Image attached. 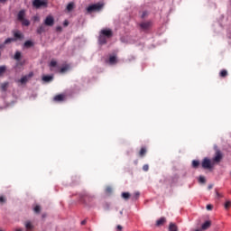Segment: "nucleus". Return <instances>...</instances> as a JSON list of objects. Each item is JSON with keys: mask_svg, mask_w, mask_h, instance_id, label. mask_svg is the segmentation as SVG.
<instances>
[{"mask_svg": "<svg viewBox=\"0 0 231 231\" xmlns=\"http://www.w3.org/2000/svg\"><path fill=\"white\" fill-rule=\"evenodd\" d=\"M8 0H0V3H6Z\"/></svg>", "mask_w": 231, "mask_h": 231, "instance_id": "nucleus-45", "label": "nucleus"}, {"mask_svg": "<svg viewBox=\"0 0 231 231\" xmlns=\"http://www.w3.org/2000/svg\"><path fill=\"white\" fill-rule=\"evenodd\" d=\"M140 28H142V30H143L144 32H147V30H151V28H152V22H142L140 23Z\"/></svg>", "mask_w": 231, "mask_h": 231, "instance_id": "nucleus-7", "label": "nucleus"}, {"mask_svg": "<svg viewBox=\"0 0 231 231\" xmlns=\"http://www.w3.org/2000/svg\"><path fill=\"white\" fill-rule=\"evenodd\" d=\"M8 82H4L1 84V88L3 91H6L8 89Z\"/></svg>", "mask_w": 231, "mask_h": 231, "instance_id": "nucleus-27", "label": "nucleus"}, {"mask_svg": "<svg viewBox=\"0 0 231 231\" xmlns=\"http://www.w3.org/2000/svg\"><path fill=\"white\" fill-rule=\"evenodd\" d=\"M33 211L35 212V214H41V206H35Z\"/></svg>", "mask_w": 231, "mask_h": 231, "instance_id": "nucleus-32", "label": "nucleus"}, {"mask_svg": "<svg viewBox=\"0 0 231 231\" xmlns=\"http://www.w3.org/2000/svg\"><path fill=\"white\" fill-rule=\"evenodd\" d=\"M223 158H225L223 152H221V150H216L212 160L207 157L202 160V162H201L202 168L208 171H212L215 165H219L221 162H223Z\"/></svg>", "mask_w": 231, "mask_h": 231, "instance_id": "nucleus-1", "label": "nucleus"}, {"mask_svg": "<svg viewBox=\"0 0 231 231\" xmlns=\"http://www.w3.org/2000/svg\"><path fill=\"white\" fill-rule=\"evenodd\" d=\"M42 79L43 82H51V80H53V76H43Z\"/></svg>", "mask_w": 231, "mask_h": 231, "instance_id": "nucleus-20", "label": "nucleus"}, {"mask_svg": "<svg viewBox=\"0 0 231 231\" xmlns=\"http://www.w3.org/2000/svg\"><path fill=\"white\" fill-rule=\"evenodd\" d=\"M81 225H86V220H83V221L81 222Z\"/></svg>", "mask_w": 231, "mask_h": 231, "instance_id": "nucleus-47", "label": "nucleus"}, {"mask_svg": "<svg viewBox=\"0 0 231 231\" xmlns=\"http://www.w3.org/2000/svg\"><path fill=\"white\" fill-rule=\"evenodd\" d=\"M207 210H212V208H214V207L210 204H208L207 207H206Z\"/></svg>", "mask_w": 231, "mask_h": 231, "instance_id": "nucleus-38", "label": "nucleus"}, {"mask_svg": "<svg viewBox=\"0 0 231 231\" xmlns=\"http://www.w3.org/2000/svg\"><path fill=\"white\" fill-rule=\"evenodd\" d=\"M219 76L222 78V79H225L226 77L228 76V71L226 69H222L219 73Z\"/></svg>", "mask_w": 231, "mask_h": 231, "instance_id": "nucleus-21", "label": "nucleus"}, {"mask_svg": "<svg viewBox=\"0 0 231 231\" xmlns=\"http://www.w3.org/2000/svg\"><path fill=\"white\" fill-rule=\"evenodd\" d=\"M19 82H21L22 84H26V82H28V76H24V77L21 78Z\"/></svg>", "mask_w": 231, "mask_h": 231, "instance_id": "nucleus-31", "label": "nucleus"}, {"mask_svg": "<svg viewBox=\"0 0 231 231\" xmlns=\"http://www.w3.org/2000/svg\"><path fill=\"white\" fill-rule=\"evenodd\" d=\"M54 102H64V95L59 94L53 97Z\"/></svg>", "mask_w": 231, "mask_h": 231, "instance_id": "nucleus-11", "label": "nucleus"}, {"mask_svg": "<svg viewBox=\"0 0 231 231\" xmlns=\"http://www.w3.org/2000/svg\"><path fill=\"white\" fill-rule=\"evenodd\" d=\"M80 201L85 203V205H89V203H93L95 201V195H91L89 193H82L80 194Z\"/></svg>", "mask_w": 231, "mask_h": 231, "instance_id": "nucleus-3", "label": "nucleus"}, {"mask_svg": "<svg viewBox=\"0 0 231 231\" xmlns=\"http://www.w3.org/2000/svg\"><path fill=\"white\" fill-rule=\"evenodd\" d=\"M108 62L113 66L118 62V60L116 59V56H110Z\"/></svg>", "mask_w": 231, "mask_h": 231, "instance_id": "nucleus-14", "label": "nucleus"}, {"mask_svg": "<svg viewBox=\"0 0 231 231\" xmlns=\"http://www.w3.org/2000/svg\"><path fill=\"white\" fill-rule=\"evenodd\" d=\"M106 191H107V192H111V188H107V189H106Z\"/></svg>", "mask_w": 231, "mask_h": 231, "instance_id": "nucleus-46", "label": "nucleus"}, {"mask_svg": "<svg viewBox=\"0 0 231 231\" xmlns=\"http://www.w3.org/2000/svg\"><path fill=\"white\" fill-rule=\"evenodd\" d=\"M216 194H217V198H223V194L216 191Z\"/></svg>", "mask_w": 231, "mask_h": 231, "instance_id": "nucleus-39", "label": "nucleus"}, {"mask_svg": "<svg viewBox=\"0 0 231 231\" xmlns=\"http://www.w3.org/2000/svg\"><path fill=\"white\" fill-rule=\"evenodd\" d=\"M20 23H22L23 26H28L30 24V20L23 18Z\"/></svg>", "mask_w": 231, "mask_h": 231, "instance_id": "nucleus-26", "label": "nucleus"}, {"mask_svg": "<svg viewBox=\"0 0 231 231\" xmlns=\"http://www.w3.org/2000/svg\"><path fill=\"white\" fill-rule=\"evenodd\" d=\"M165 223H167V218H165L164 217H162L161 218H159L156 221V226H162L163 225H165Z\"/></svg>", "mask_w": 231, "mask_h": 231, "instance_id": "nucleus-9", "label": "nucleus"}, {"mask_svg": "<svg viewBox=\"0 0 231 231\" xmlns=\"http://www.w3.org/2000/svg\"><path fill=\"white\" fill-rule=\"evenodd\" d=\"M51 68H56L57 67V61L52 60L50 63Z\"/></svg>", "mask_w": 231, "mask_h": 231, "instance_id": "nucleus-34", "label": "nucleus"}, {"mask_svg": "<svg viewBox=\"0 0 231 231\" xmlns=\"http://www.w3.org/2000/svg\"><path fill=\"white\" fill-rule=\"evenodd\" d=\"M14 60H21V52L16 51L14 57Z\"/></svg>", "mask_w": 231, "mask_h": 231, "instance_id": "nucleus-29", "label": "nucleus"}, {"mask_svg": "<svg viewBox=\"0 0 231 231\" xmlns=\"http://www.w3.org/2000/svg\"><path fill=\"white\" fill-rule=\"evenodd\" d=\"M113 37V30L111 29H102L99 33V43L100 44H107L106 39H111Z\"/></svg>", "mask_w": 231, "mask_h": 231, "instance_id": "nucleus-2", "label": "nucleus"}, {"mask_svg": "<svg viewBox=\"0 0 231 231\" xmlns=\"http://www.w3.org/2000/svg\"><path fill=\"white\" fill-rule=\"evenodd\" d=\"M24 48H32L33 46V42L26 41L23 44Z\"/></svg>", "mask_w": 231, "mask_h": 231, "instance_id": "nucleus-23", "label": "nucleus"}, {"mask_svg": "<svg viewBox=\"0 0 231 231\" xmlns=\"http://www.w3.org/2000/svg\"><path fill=\"white\" fill-rule=\"evenodd\" d=\"M199 183H206L207 180L205 179V177L200 176L199 179Z\"/></svg>", "mask_w": 231, "mask_h": 231, "instance_id": "nucleus-35", "label": "nucleus"}, {"mask_svg": "<svg viewBox=\"0 0 231 231\" xmlns=\"http://www.w3.org/2000/svg\"><path fill=\"white\" fill-rule=\"evenodd\" d=\"M145 154H147V149L145 147L141 148V150L139 152L140 158H143V156H145Z\"/></svg>", "mask_w": 231, "mask_h": 231, "instance_id": "nucleus-18", "label": "nucleus"}, {"mask_svg": "<svg viewBox=\"0 0 231 231\" xmlns=\"http://www.w3.org/2000/svg\"><path fill=\"white\" fill-rule=\"evenodd\" d=\"M5 46H6V44H5V43L0 44V50H3V48H5Z\"/></svg>", "mask_w": 231, "mask_h": 231, "instance_id": "nucleus-42", "label": "nucleus"}, {"mask_svg": "<svg viewBox=\"0 0 231 231\" xmlns=\"http://www.w3.org/2000/svg\"><path fill=\"white\" fill-rule=\"evenodd\" d=\"M32 6L36 10H39V8H48V0H33Z\"/></svg>", "mask_w": 231, "mask_h": 231, "instance_id": "nucleus-4", "label": "nucleus"}, {"mask_svg": "<svg viewBox=\"0 0 231 231\" xmlns=\"http://www.w3.org/2000/svg\"><path fill=\"white\" fill-rule=\"evenodd\" d=\"M143 171H144V172H147V171H149V164H144L143 166Z\"/></svg>", "mask_w": 231, "mask_h": 231, "instance_id": "nucleus-36", "label": "nucleus"}, {"mask_svg": "<svg viewBox=\"0 0 231 231\" xmlns=\"http://www.w3.org/2000/svg\"><path fill=\"white\" fill-rule=\"evenodd\" d=\"M169 231H179L178 226L172 222L169 225Z\"/></svg>", "mask_w": 231, "mask_h": 231, "instance_id": "nucleus-17", "label": "nucleus"}, {"mask_svg": "<svg viewBox=\"0 0 231 231\" xmlns=\"http://www.w3.org/2000/svg\"><path fill=\"white\" fill-rule=\"evenodd\" d=\"M192 167H193V169H198V167H199V161L193 160L192 161Z\"/></svg>", "mask_w": 231, "mask_h": 231, "instance_id": "nucleus-28", "label": "nucleus"}, {"mask_svg": "<svg viewBox=\"0 0 231 231\" xmlns=\"http://www.w3.org/2000/svg\"><path fill=\"white\" fill-rule=\"evenodd\" d=\"M214 186L211 184L208 187V190H210Z\"/></svg>", "mask_w": 231, "mask_h": 231, "instance_id": "nucleus-43", "label": "nucleus"}, {"mask_svg": "<svg viewBox=\"0 0 231 231\" xmlns=\"http://www.w3.org/2000/svg\"><path fill=\"white\" fill-rule=\"evenodd\" d=\"M56 32H58L59 33H60V32H62V26H57V27H56Z\"/></svg>", "mask_w": 231, "mask_h": 231, "instance_id": "nucleus-37", "label": "nucleus"}, {"mask_svg": "<svg viewBox=\"0 0 231 231\" xmlns=\"http://www.w3.org/2000/svg\"><path fill=\"white\" fill-rule=\"evenodd\" d=\"M5 201H6L5 197H0V203H5Z\"/></svg>", "mask_w": 231, "mask_h": 231, "instance_id": "nucleus-40", "label": "nucleus"}, {"mask_svg": "<svg viewBox=\"0 0 231 231\" xmlns=\"http://www.w3.org/2000/svg\"><path fill=\"white\" fill-rule=\"evenodd\" d=\"M14 37L15 39V41H17V39H23L24 35H23V33H21V32L17 31L14 32Z\"/></svg>", "mask_w": 231, "mask_h": 231, "instance_id": "nucleus-16", "label": "nucleus"}, {"mask_svg": "<svg viewBox=\"0 0 231 231\" xmlns=\"http://www.w3.org/2000/svg\"><path fill=\"white\" fill-rule=\"evenodd\" d=\"M15 231H23V229H21V228H18V229H16Z\"/></svg>", "mask_w": 231, "mask_h": 231, "instance_id": "nucleus-48", "label": "nucleus"}, {"mask_svg": "<svg viewBox=\"0 0 231 231\" xmlns=\"http://www.w3.org/2000/svg\"><path fill=\"white\" fill-rule=\"evenodd\" d=\"M15 42V38H7L4 44H12V42Z\"/></svg>", "mask_w": 231, "mask_h": 231, "instance_id": "nucleus-24", "label": "nucleus"}, {"mask_svg": "<svg viewBox=\"0 0 231 231\" xmlns=\"http://www.w3.org/2000/svg\"><path fill=\"white\" fill-rule=\"evenodd\" d=\"M75 8V3L70 2L67 5V12H71Z\"/></svg>", "mask_w": 231, "mask_h": 231, "instance_id": "nucleus-19", "label": "nucleus"}, {"mask_svg": "<svg viewBox=\"0 0 231 231\" xmlns=\"http://www.w3.org/2000/svg\"><path fill=\"white\" fill-rule=\"evenodd\" d=\"M121 198H123V199H125V201H127L131 199V193L129 192H123L121 194Z\"/></svg>", "mask_w": 231, "mask_h": 231, "instance_id": "nucleus-15", "label": "nucleus"}, {"mask_svg": "<svg viewBox=\"0 0 231 231\" xmlns=\"http://www.w3.org/2000/svg\"><path fill=\"white\" fill-rule=\"evenodd\" d=\"M102 8H104V5L97 3V4H94V5H91L88 7H87V12H88V14H93V12H100V10H102Z\"/></svg>", "mask_w": 231, "mask_h": 231, "instance_id": "nucleus-5", "label": "nucleus"}, {"mask_svg": "<svg viewBox=\"0 0 231 231\" xmlns=\"http://www.w3.org/2000/svg\"><path fill=\"white\" fill-rule=\"evenodd\" d=\"M212 225V222L209 220L206 221L204 224H202L201 230H208Z\"/></svg>", "mask_w": 231, "mask_h": 231, "instance_id": "nucleus-13", "label": "nucleus"}, {"mask_svg": "<svg viewBox=\"0 0 231 231\" xmlns=\"http://www.w3.org/2000/svg\"><path fill=\"white\" fill-rule=\"evenodd\" d=\"M6 72V66L2 65L0 66V77H3V74Z\"/></svg>", "mask_w": 231, "mask_h": 231, "instance_id": "nucleus-25", "label": "nucleus"}, {"mask_svg": "<svg viewBox=\"0 0 231 231\" xmlns=\"http://www.w3.org/2000/svg\"><path fill=\"white\" fill-rule=\"evenodd\" d=\"M25 15H26V11H24V10L19 11V13H18V14H17V19H18V21H20V22L23 21V19H25V18H24Z\"/></svg>", "mask_w": 231, "mask_h": 231, "instance_id": "nucleus-8", "label": "nucleus"}, {"mask_svg": "<svg viewBox=\"0 0 231 231\" xmlns=\"http://www.w3.org/2000/svg\"><path fill=\"white\" fill-rule=\"evenodd\" d=\"M139 198H140V191H136L132 196V201H136V199H138Z\"/></svg>", "mask_w": 231, "mask_h": 231, "instance_id": "nucleus-22", "label": "nucleus"}, {"mask_svg": "<svg viewBox=\"0 0 231 231\" xmlns=\"http://www.w3.org/2000/svg\"><path fill=\"white\" fill-rule=\"evenodd\" d=\"M24 226L26 228V231H32L34 228L33 224H32L30 221H25Z\"/></svg>", "mask_w": 231, "mask_h": 231, "instance_id": "nucleus-12", "label": "nucleus"}, {"mask_svg": "<svg viewBox=\"0 0 231 231\" xmlns=\"http://www.w3.org/2000/svg\"><path fill=\"white\" fill-rule=\"evenodd\" d=\"M42 217H44V215H42Z\"/></svg>", "mask_w": 231, "mask_h": 231, "instance_id": "nucleus-49", "label": "nucleus"}, {"mask_svg": "<svg viewBox=\"0 0 231 231\" xmlns=\"http://www.w3.org/2000/svg\"><path fill=\"white\" fill-rule=\"evenodd\" d=\"M43 24L50 27L53 26L55 24V18L52 15L46 16Z\"/></svg>", "mask_w": 231, "mask_h": 231, "instance_id": "nucleus-6", "label": "nucleus"}, {"mask_svg": "<svg viewBox=\"0 0 231 231\" xmlns=\"http://www.w3.org/2000/svg\"><path fill=\"white\" fill-rule=\"evenodd\" d=\"M0 56H1V52H0Z\"/></svg>", "mask_w": 231, "mask_h": 231, "instance_id": "nucleus-50", "label": "nucleus"}, {"mask_svg": "<svg viewBox=\"0 0 231 231\" xmlns=\"http://www.w3.org/2000/svg\"><path fill=\"white\" fill-rule=\"evenodd\" d=\"M69 22H68L67 20H65L64 23H63V25H64V26H69Z\"/></svg>", "mask_w": 231, "mask_h": 231, "instance_id": "nucleus-41", "label": "nucleus"}, {"mask_svg": "<svg viewBox=\"0 0 231 231\" xmlns=\"http://www.w3.org/2000/svg\"><path fill=\"white\" fill-rule=\"evenodd\" d=\"M68 69H69V65H66L60 69V73H66V71H68Z\"/></svg>", "mask_w": 231, "mask_h": 231, "instance_id": "nucleus-30", "label": "nucleus"}, {"mask_svg": "<svg viewBox=\"0 0 231 231\" xmlns=\"http://www.w3.org/2000/svg\"><path fill=\"white\" fill-rule=\"evenodd\" d=\"M47 31V29H46V25H44V23L43 24H42V25H40L38 28H37V33H39V35H41L42 33H44L45 32Z\"/></svg>", "mask_w": 231, "mask_h": 231, "instance_id": "nucleus-10", "label": "nucleus"}, {"mask_svg": "<svg viewBox=\"0 0 231 231\" xmlns=\"http://www.w3.org/2000/svg\"><path fill=\"white\" fill-rule=\"evenodd\" d=\"M224 207L226 210H228V208L231 207V201L230 200L226 201Z\"/></svg>", "mask_w": 231, "mask_h": 231, "instance_id": "nucleus-33", "label": "nucleus"}, {"mask_svg": "<svg viewBox=\"0 0 231 231\" xmlns=\"http://www.w3.org/2000/svg\"><path fill=\"white\" fill-rule=\"evenodd\" d=\"M117 230H122V226H117Z\"/></svg>", "mask_w": 231, "mask_h": 231, "instance_id": "nucleus-44", "label": "nucleus"}]
</instances>
